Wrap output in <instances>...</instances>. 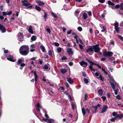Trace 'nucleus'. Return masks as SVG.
Instances as JSON below:
<instances>
[{"instance_id":"47","label":"nucleus","mask_w":123,"mask_h":123,"mask_svg":"<svg viewBox=\"0 0 123 123\" xmlns=\"http://www.w3.org/2000/svg\"><path fill=\"white\" fill-rule=\"evenodd\" d=\"M98 1L101 3H103L105 2V0H98Z\"/></svg>"},{"instance_id":"61","label":"nucleus","mask_w":123,"mask_h":123,"mask_svg":"<svg viewBox=\"0 0 123 123\" xmlns=\"http://www.w3.org/2000/svg\"><path fill=\"white\" fill-rule=\"evenodd\" d=\"M54 44L55 46H59V44L58 43L55 42V43Z\"/></svg>"},{"instance_id":"49","label":"nucleus","mask_w":123,"mask_h":123,"mask_svg":"<svg viewBox=\"0 0 123 123\" xmlns=\"http://www.w3.org/2000/svg\"><path fill=\"white\" fill-rule=\"evenodd\" d=\"M74 38L76 39V41L77 40H79V38L78 36H77V35H76V36H75L74 37Z\"/></svg>"},{"instance_id":"25","label":"nucleus","mask_w":123,"mask_h":123,"mask_svg":"<svg viewBox=\"0 0 123 123\" xmlns=\"http://www.w3.org/2000/svg\"><path fill=\"white\" fill-rule=\"evenodd\" d=\"M102 28L103 30H102L101 31V32H103L105 31L106 30V27L105 26H103L102 27Z\"/></svg>"},{"instance_id":"36","label":"nucleus","mask_w":123,"mask_h":123,"mask_svg":"<svg viewBox=\"0 0 123 123\" xmlns=\"http://www.w3.org/2000/svg\"><path fill=\"white\" fill-rule=\"evenodd\" d=\"M30 47L32 49H33L35 47V45L34 44H32L31 45Z\"/></svg>"},{"instance_id":"14","label":"nucleus","mask_w":123,"mask_h":123,"mask_svg":"<svg viewBox=\"0 0 123 123\" xmlns=\"http://www.w3.org/2000/svg\"><path fill=\"white\" fill-rule=\"evenodd\" d=\"M35 76V81L36 82L37 81V80L38 79V76L37 75V73L36 72V71H34L33 72Z\"/></svg>"},{"instance_id":"58","label":"nucleus","mask_w":123,"mask_h":123,"mask_svg":"<svg viewBox=\"0 0 123 123\" xmlns=\"http://www.w3.org/2000/svg\"><path fill=\"white\" fill-rule=\"evenodd\" d=\"M79 41L80 42V43L81 44H82V45H83V43L82 41L81 40L80 38H79Z\"/></svg>"},{"instance_id":"23","label":"nucleus","mask_w":123,"mask_h":123,"mask_svg":"<svg viewBox=\"0 0 123 123\" xmlns=\"http://www.w3.org/2000/svg\"><path fill=\"white\" fill-rule=\"evenodd\" d=\"M37 37L35 36H32L31 37V39L33 41H34L36 40Z\"/></svg>"},{"instance_id":"4","label":"nucleus","mask_w":123,"mask_h":123,"mask_svg":"<svg viewBox=\"0 0 123 123\" xmlns=\"http://www.w3.org/2000/svg\"><path fill=\"white\" fill-rule=\"evenodd\" d=\"M113 54V53L111 51H105L103 53L104 55L106 57H111Z\"/></svg>"},{"instance_id":"7","label":"nucleus","mask_w":123,"mask_h":123,"mask_svg":"<svg viewBox=\"0 0 123 123\" xmlns=\"http://www.w3.org/2000/svg\"><path fill=\"white\" fill-rule=\"evenodd\" d=\"M119 24L118 22H115L114 23L115 29L117 32L118 33H119V29L118 28Z\"/></svg>"},{"instance_id":"27","label":"nucleus","mask_w":123,"mask_h":123,"mask_svg":"<svg viewBox=\"0 0 123 123\" xmlns=\"http://www.w3.org/2000/svg\"><path fill=\"white\" fill-rule=\"evenodd\" d=\"M43 18L46 19L47 18V12H44V15L43 16Z\"/></svg>"},{"instance_id":"42","label":"nucleus","mask_w":123,"mask_h":123,"mask_svg":"<svg viewBox=\"0 0 123 123\" xmlns=\"http://www.w3.org/2000/svg\"><path fill=\"white\" fill-rule=\"evenodd\" d=\"M61 59L62 60H65L67 59V58L65 56H64Z\"/></svg>"},{"instance_id":"22","label":"nucleus","mask_w":123,"mask_h":123,"mask_svg":"<svg viewBox=\"0 0 123 123\" xmlns=\"http://www.w3.org/2000/svg\"><path fill=\"white\" fill-rule=\"evenodd\" d=\"M83 16L84 18L85 19H86L87 17V14L86 13H83Z\"/></svg>"},{"instance_id":"55","label":"nucleus","mask_w":123,"mask_h":123,"mask_svg":"<svg viewBox=\"0 0 123 123\" xmlns=\"http://www.w3.org/2000/svg\"><path fill=\"white\" fill-rule=\"evenodd\" d=\"M3 16H5L7 15V12H3Z\"/></svg>"},{"instance_id":"29","label":"nucleus","mask_w":123,"mask_h":123,"mask_svg":"<svg viewBox=\"0 0 123 123\" xmlns=\"http://www.w3.org/2000/svg\"><path fill=\"white\" fill-rule=\"evenodd\" d=\"M51 13L52 15L55 18H57V15L55 13H54L53 12H51Z\"/></svg>"},{"instance_id":"6","label":"nucleus","mask_w":123,"mask_h":123,"mask_svg":"<svg viewBox=\"0 0 123 123\" xmlns=\"http://www.w3.org/2000/svg\"><path fill=\"white\" fill-rule=\"evenodd\" d=\"M93 46L94 51L96 53H98L100 50V48L99 47V45L97 44L96 45H93Z\"/></svg>"},{"instance_id":"31","label":"nucleus","mask_w":123,"mask_h":123,"mask_svg":"<svg viewBox=\"0 0 123 123\" xmlns=\"http://www.w3.org/2000/svg\"><path fill=\"white\" fill-rule=\"evenodd\" d=\"M48 54L49 55L52 56V51L51 50H49L48 52Z\"/></svg>"},{"instance_id":"21","label":"nucleus","mask_w":123,"mask_h":123,"mask_svg":"<svg viewBox=\"0 0 123 123\" xmlns=\"http://www.w3.org/2000/svg\"><path fill=\"white\" fill-rule=\"evenodd\" d=\"M37 106L38 111H40V109L41 108V107L40 106L39 104L38 103L37 104Z\"/></svg>"},{"instance_id":"39","label":"nucleus","mask_w":123,"mask_h":123,"mask_svg":"<svg viewBox=\"0 0 123 123\" xmlns=\"http://www.w3.org/2000/svg\"><path fill=\"white\" fill-rule=\"evenodd\" d=\"M98 77H99L100 79L102 81H103V80L104 79V78L103 77H102V76L101 75H100L99 77H98L97 78H98Z\"/></svg>"},{"instance_id":"13","label":"nucleus","mask_w":123,"mask_h":123,"mask_svg":"<svg viewBox=\"0 0 123 123\" xmlns=\"http://www.w3.org/2000/svg\"><path fill=\"white\" fill-rule=\"evenodd\" d=\"M108 108L107 106L106 105H105L103 106L101 111L102 113H103L105 112Z\"/></svg>"},{"instance_id":"48","label":"nucleus","mask_w":123,"mask_h":123,"mask_svg":"<svg viewBox=\"0 0 123 123\" xmlns=\"http://www.w3.org/2000/svg\"><path fill=\"white\" fill-rule=\"evenodd\" d=\"M79 46L80 49L81 50H82L83 49V47L84 46H82V45H81L80 44H79Z\"/></svg>"},{"instance_id":"46","label":"nucleus","mask_w":123,"mask_h":123,"mask_svg":"<svg viewBox=\"0 0 123 123\" xmlns=\"http://www.w3.org/2000/svg\"><path fill=\"white\" fill-rule=\"evenodd\" d=\"M117 114V113L116 112H113L112 113V115L113 116H116Z\"/></svg>"},{"instance_id":"2","label":"nucleus","mask_w":123,"mask_h":123,"mask_svg":"<svg viewBox=\"0 0 123 123\" xmlns=\"http://www.w3.org/2000/svg\"><path fill=\"white\" fill-rule=\"evenodd\" d=\"M22 5L26 6L28 8H31L33 6L32 5H31L30 3L28 2L27 0H24L22 1Z\"/></svg>"},{"instance_id":"32","label":"nucleus","mask_w":123,"mask_h":123,"mask_svg":"<svg viewBox=\"0 0 123 123\" xmlns=\"http://www.w3.org/2000/svg\"><path fill=\"white\" fill-rule=\"evenodd\" d=\"M57 50L58 52H60L62 51V49L60 47H59L57 49Z\"/></svg>"},{"instance_id":"11","label":"nucleus","mask_w":123,"mask_h":123,"mask_svg":"<svg viewBox=\"0 0 123 123\" xmlns=\"http://www.w3.org/2000/svg\"><path fill=\"white\" fill-rule=\"evenodd\" d=\"M80 63L81 66L83 67H86L87 66V63L84 61L80 62Z\"/></svg>"},{"instance_id":"53","label":"nucleus","mask_w":123,"mask_h":123,"mask_svg":"<svg viewBox=\"0 0 123 123\" xmlns=\"http://www.w3.org/2000/svg\"><path fill=\"white\" fill-rule=\"evenodd\" d=\"M47 31L49 32V34L50 33V30L49 28H47L46 29Z\"/></svg>"},{"instance_id":"60","label":"nucleus","mask_w":123,"mask_h":123,"mask_svg":"<svg viewBox=\"0 0 123 123\" xmlns=\"http://www.w3.org/2000/svg\"><path fill=\"white\" fill-rule=\"evenodd\" d=\"M95 74V75L97 76H99L100 75L99 73L98 72H96Z\"/></svg>"},{"instance_id":"37","label":"nucleus","mask_w":123,"mask_h":123,"mask_svg":"<svg viewBox=\"0 0 123 123\" xmlns=\"http://www.w3.org/2000/svg\"><path fill=\"white\" fill-rule=\"evenodd\" d=\"M120 8L121 10H123V3H121L120 4Z\"/></svg>"},{"instance_id":"41","label":"nucleus","mask_w":123,"mask_h":123,"mask_svg":"<svg viewBox=\"0 0 123 123\" xmlns=\"http://www.w3.org/2000/svg\"><path fill=\"white\" fill-rule=\"evenodd\" d=\"M71 106L72 107V108L73 109H74L75 108V105L73 103H72L71 104Z\"/></svg>"},{"instance_id":"57","label":"nucleus","mask_w":123,"mask_h":123,"mask_svg":"<svg viewBox=\"0 0 123 123\" xmlns=\"http://www.w3.org/2000/svg\"><path fill=\"white\" fill-rule=\"evenodd\" d=\"M116 119V118H119L120 119V115L117 114L116 116V117H115Z\"/></svg>"},{"instance_id":"59","label":"nucleus","mask_w":123,"mask_h":123,"mask_svg":"<svg viewBox=\"0 0 123 123\" xmlns=\"http://www.w3.org/2000/svg\"><path fill=\"white\" fill-rule=\"evenodd\" d=\"M123 117V114H120V119H122Z\"/></svg>"},{"instance_id":"62","label":"nucleus","mask_w":123,"mask_h":123,"mask_svg":"<svg viewBox=\"0 0 123 123\" xmlns=\"http://www.w3.org/2000/svg\"><path fill=\"white\" fill-rule=\"evenodd\" d=\"M88 14L89 16H91L92 15V13L90 11H89L88 12Z\"/></svg>"},{"instance_id":"5","label":"nucleus","mask_w":123,"mask_h":123,"mask_svg":"<svg viewBox=\"0 0 123 123\" xmlns=\"http://www.w3.org/2000/svg\"><path fill=\"white\" fill-rule=\"evenodd\" d=\"M110 79L112 82H111V81H109V82L111 84V86H112V89L114 90L115 87V85H116V82L113 79L111 78Z\"/></svg>"},{"instance_id":"20","label":"nucleus","mask_w":123,"mask_h":123,"mask_svg":"<svg viewBox=\"0 0 123 123\" xmlns=\"http://www.w3.org/2000/svg\"><path fill=\"white\" fill-rule=\"evenodd\" d=\"M35 8L38 11H40L41 10V8L40 7L37 6L35 7Z\"/></svg>"},{"instance_id":"26","label":"nucleus","mask_w":123,"mask_h":123,"mask_svg":"<svg viewBox=\"0 0 123 123\" xmlns=\"http://www.w3.org/2000/svg\"><path fill=\"white\" fill-rule=\"evenodd\" d=\"M54 121V120L53 119H48L47 121L49 123H52Z\"/></svg>"},{"instance_id":"50","label":"nucleus","mask_w":123,"mask_h":123,"mask_svg":"<svg viewBox=\"0 0 123 123\" xmlns=\"http://www.w3.org/2000/svg\"><path fill=\"white\" fill-rule=\"evenodd\" d=\"M116 98H117L118 99L120 100L121 99L119 95H117L116 96Z\"/></svg>"},{"instance_id":"56","label":"nucleus","mask_w":123,"mask_h":123,"mask_svg":"<svg viewBox=\"0 0 123 123\" xmlns=\"http://www.w3.org/2000/svg\"><path fill=\"white\" fill-rule=\"evenodd\" d=\"M48 119H44L43 118V119L42 121L44 122H46L48 121Z\"/></svg>"},{"instance_id":"30","label":"nucleus","mask_w":123,"mask_h":123,"mask_svg":"<svg viewBox=\"0 0 123 123\" xmlns=\"http://www.w3.org/2000/svg\"><path fill=\"white\" fill-rule=\"evenodd\" d=\"M22 62V60L21 59H19L18 61V64L21 63Z\"/></svg>"},{"instance_id":"54","label":"nucleus","mask_w":123,"mask_h":123,"mask_svg":"<svg viewBox=\"0 0 123 123\" xmlns=\"http://www.w3.org/2000/svg\"><path fill=\"white\" fill-rule=\"evenodd\" d=\"M103 99V100L104 101L106 98L105 96H102L101 97Z\"/></svg>"},{"instance_id":"15","label":"nucleus","mask_w":123,"mask_h":123,"mask_svg":"<svg viewBox=\"0 0 123 123\" xmlns=\"http://www.w3.org/2000/svg\"><path fill=\"white\" fill-rule=\"evenodd\" d=\"M28 31H29V32L31 34H33V28L32 27L30 26H29V28L28 29Z\"/></svg>"},{"instance_id":"40","label":"nucleus","mask_w":123,"mask_h":123,"mask_svg":"<svg viewBox=\"0 0 123 123\" xmlns=\"http://www.w3.org/2000/svg\"><path fill=\"white\" fill-rule=\"evenodd\" d=\"M78 30L80 31H81L82 30V28L81 27H78Z\"/></svg>"},{"instance_id":"1","label":"nucleus","mask_w":123,"mask_h":123,"mask_svg":"<svg viewBox=\"0 0 123 123\" xmlns=\"http://www.w3.org/2000/svg\"><path fill=\"white\" fill-rule=\"evenodd\" d=\"M29 48L28 45H23L19 49V53L22 55H26L29 53Z\"/></svg>"},{"instance_id":"34","label":"nucleus","mask_w":123,"mask_h":123,"mask_svg":"<svg viewBox=\"0 0 123 123\" xmlns=\"http://www.w3.org/2000/svg\"><path fill=\"white\" fill-rule=\"evenodd\" d=\"M89 68L91 71H93L94 72H95V69H94L93 68L92 66H89Z\"/></svg>"},{"instance_id":"10","label":"nucleus","mask_w":123,"mask_h":123,"mask_svg":"<svg viewBox=\"0 0 123 123\" xmlns=\"http://www.w3.org/2000/svg\"><path fill=\"white\" fill-rule=\"evenodd\" d=\"M82 112L84 115H85L86 114V111L88 113H90V111L88 109H87L86 110L84 108H82Z\"/></svg>"},{"instance_id":"28","label":"nucleus","mask_w":123,"mask_h":123,"mask_svg":"<svg viewBox=\"0 0 123 123\" xmlns=\"http://www.w3.org/2000/svg\"><path fill=\"white\" fill-rule=\"evenodd\" d=\"M84 81L85 83L86 84H87L89 82V81L88 79L86 78H84Z\"/></svg>"},{"instance_id":"51","label":"nucleus","mask_w":123,"mask_h":123,"mask_svg":"<svg viewBox=\"0 0 123 123\" xmlns=\"http://www.w3.org/2000/svg\"><path fill=\"white\" fill-rule=\"evenodd\" d=\"M87 94H85V95L84 99L85 100H87Z\"/></svg>"},{"instance_id":"45","label":"nucleus","mask_w":123,"mask_h":123,"mask_svg":"<svg viewBox=\"0 0 123 123\" xmlns=\"http://www.w3.org/2000/svg\"><path fill=\"white\" fill-rule=\"evenodd\" d=\"M116 119L115 117H114V118H112L110 119V120L112 122H114Z\"/></svg>"},{"instance_id":"24","label":"nucleus","mask_w":123,"mask_h":123,"mask_svg":"<svg viewBox=\"0 0 123 123\" xmlns=\"http://www.w3.org/2000/svg\"><path fill=\"white\" fill-rule=\"evenodd\" d=\"M98 93H99L100 95L102 96V95L103 92L102 90L100 89L98 91Z\"/></svg>"},{"instance_id":"18","label":"nucleus","mask_w":123,"mask_h":123,"mask_svg":"<svg viewBox=\"0 0 123 123\" xmlns=\"http://www.w3.org/2000/svg\"><path fill=\"white\" fill-rule=\"evenodd\" d=\"M67 81L69 82V83L71 84H72L73 83V80L70 78H68L67 79Z\"/></svg>"},{"instance_id":"12","label":"nucleus","mask_w":123,"mask_h":123,"mask_svg":"<svg viewBox=\"0 0 123 123\" xmlns=\"http://www.w3.org/2000/svg\"><path fill=\"white\" fill-rule=\"evenodd\" d=\"M67 52L68 54L69 55H72L73 54V52L71 48L68 49L67 50Z\"/></svg>"},{"instance_id":"63","label":"nucleus","mask_w":123,"mask_h":123,"mask_svg":"<svg viewBox=\"0 0 123 123\" xmlns=\"http://www.w3.org/2000/svg\"><path fill=\"white\" fill-rule=\"evenodd\" d=\"M120 26L121 27H123V21L121 22L120 23Z\"/></svg>"},{"instance_id":"43","label":"nucleus","mask_w":123,"mask_h":123,"mask_svg":"<svg viewBox=\"0 0 123 123\" xmlns=\"http://www.w3.org/2000/svg\"><path fill=\"white\" fill-rule=\"evenodd\" d=\"M118 89L117 88L116 89L114 90L115 93L116 95H117V91Z\"/></svg>"},{"instance_id":"33","label":"nucleus","mask_w":123,"mask_h":123,"mask_svg":"<svg viewBox=\"0 0 123 123\" xmlns=\"http://www.w3.org/2000/svg\"><path fill=\"white\" fill-rule=\"evenodd\" d=\"M43 68L44 69L47 70L48 69V67L47 65H45L44 66Z\"/></svg>"},{"instance_id":"17","label":"nucleus","mask_w":123,"mask_h":123,"mask_svg":"<svg viewBox=\"0 0 123 123\" xmlns=\"http://www.w3.org/2000/svg\"><path fill=\"white\" fill-rule=\"evenodd\" d=\"M61 72L63 74H64L66 73L67 71V70L64 68H61L60 69Z\"/></svg>"},{"instance_id":"38","label":"nucleus","mask_w":123,"mask_h":123,"mask_svg":"<svg viewBox=\"0 0 123 123\" xmlns=\"http://www.w3.org/2000/svg\"><path fill=\"white\" fill-rule=\"evenodd\" d=\"M60 91L61 92H62L64 90V88L62 87L61 86L59 89Z\"/></svg>"},{"instance_id":"35","label":"nucleus","mask_w":123,"mask_h":123,"mask_svg":"<svg viewBox=\"0 0 123 123\" xmlns=\"http://www.w3.org/2000/svg\"><path fill=\"white\" fill-rule=\"evenodd\" d=\"M118 38L121 39V40L123 41V37L120 35H119L118 36Z\"/></svg>"},{"instance_id":"19","label":"nucleus","mask_w":123,"mask_h":123,"mask_svg":"<svg viewBox=\"0 0 123 123\" xmlns=\"http://www.w3.org/2000/svg\"><path fill=\"white\" fill-rule=\"evenodd\" d=\"M40 48L41 49L43 52H44L45 50V47L43 45H41L40 46Z\"/></svg>"},{"instance_id":"3","label":"nucleus","mask_w":123,"mask_h":123,"mask_svg":"<svg viewBox=\"0 0 123 123\" xmlns=\"http://www.w3.org/2000/svg\"><path fill=\"white\" fill-rule=\"evenodd\" d=\"M93 48V46H90L89 48L86 49V52L91 55H92L94 51Z\"/></svg>"},{"instance_id":"64","label":"nucleus","mask_w":123,"mask_h":123,"mask_svg":"<svg viewBox=\"0 0 123 123\" xmlns=\"http://www.w3.org/2000/svg\"><path fill=\"white\" fill-rule=\"evenodd\" d=\"M120 6L118 5H116L115 6V7L116 8H119Z\"/></svg>"},{"instance_id":"8","label":"nucleus","mask_w":123,"mask_h":123,"mask_svg":"<svg viewBox=\"0 0 123 123\" xmlns=\"http://www.w3.org/2000/svg\"><path fill=\"white\" fill-rule=\"evenodd\" d=\"M36 2L38 4V6H43L45 4L43 2L38 0H36Z\"/></svg>"},{"instance_id":"16","label":"nucleus","mask_w":123,"mask_h":123,"mask_svg":"<svg viewBox=\"0 0 123 123\" xmlns=\"http://www.w3.org/2000/svg\"><path fill=\"white\" fill-rule=\"evenodd\" d=\"M18 37L19 39H23V35L22 33H19L18 34Z\"/></svg>"},{"instance_id":"44","label":"nucleus","mask_w":123,"mask_h":123,"mask_svg":"<svg viewBox=\"0 0 123 123\" xmlns=\"http://www.w3.org/2000/svg\"><path fill=\"white\" fill-rule=\"evenodd\" d=\"M12 13V12L10 11L9 12H7V15H10Z\"/></svg>"},{"instance_id":"52","label":"nucleus","mask_w":123,"mask_h":123,"mask_svg":"<svg viewBox=\"0 0 123 123\" xmlns=\"http://www.w3.org/2000/svg\"><path fill=\"white\" fill-rule=\"evenodd\" d=\"M67 96H68L69 98H70V99L72 101V99L71 97V96H70V95L69 94L67 95Z\"/></svg>"},{"instance_id":"9","label":"nucleus","mask_w":123,"mask_h":123,"mask_svg":"<svg viewBox=\"0 0 123 123\" xmlns=\"http://www.w3.org/2000/svg\"><path fill=\"white\" fill-rule=\"evenodd\" d=\"M13 58L14 57L13 56L10 55H9V57L7 58V59L12 62H14L15 61L13 59Z\"/></svg>"}]
</instances>
